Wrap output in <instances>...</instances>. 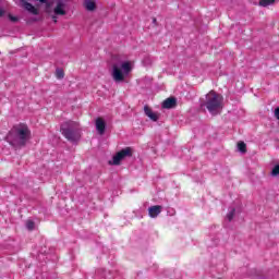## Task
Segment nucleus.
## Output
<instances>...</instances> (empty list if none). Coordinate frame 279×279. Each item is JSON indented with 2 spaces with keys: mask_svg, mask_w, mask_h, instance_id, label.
I'll use <instances>...</instances> for the list:
<instances>
[{
  "mask_svg": "<svg viewBox=\"0 0 279 279\" xmlns=\"http://www.w3.org/2000/svg\"><path fill=\"white\" fill-rule=\"evenodd\" d=\"M32 138V131L27 124H16L9 132L7 140L13 147H25L27 141Z\"/></svg>",
  "mask_w": 279,
  "mask_h": 279,
  "instance_id": "f257e3e1",
  "label": "nucleus"
},
{
  "mask_svg": "<svg viewBox=\"0 0 279 279\" xmlns=\"http://www.w3.org/2000/svg\"><path fill=\"white\" fill-rule=\"evenodd\" d=\"M61 134L70 141V143H77L82 138V128L80 126V122L75 121H65L61 124Z\"/></svg>",
  "mask_w": 279,
  "mask_h": 279,
  "instance_id": "f03ea898",
  "label": "nucleus"
},
{
  "mask_svg": "<svg viewBox=\"0 0 279 279\" xmlns=\"http://www.w3.org/2000/svg\"><path fill=\"white\" fill-rule=\"evenodd\" d=\"M132 69H134V62L132 61H123L120 64L113 63L111 70L112 80L117 83L125 82V77L132 73Z\"/></svg>",
  "mask_w": 279,
  "mask_h": 279,
  "instance_id": "7ed1b4c3",
  "label": "nucleus"
},
{
  "mask_svg": "<svg viewBox=\"0 0 279 279\" xmlns=\"http://www.w3.org/2000/svg\"><path fill=\"white\" fill-rule=\"evenodd\" d=\"M203 106L207 108L210 114H219L223 110V96L211 90L206 95V101Z\"/></svg>",
  "mask_w": 279,
  "mask_h": 279,
  "instance_id": "20e7f679",
  "label": "nucleus"
},
{
  "mask_svg": "<svg viewBox=\"0 0 279 279\" xmlns=\"http://www.w3.org/2000/svg\"><path fill=\"white\" fill-rule=\"evenodd\" d=\"M71 10V0H54L52 9L53 15L51 16L53 23H58V16H66Z\"/></svg>",
  "mask_w": 279,
  "mask_h": 279,
  "instance_id": "39448f33",
  "label": "nucleus"
},
{
  "mask_svg": "<svg viewBox=\"0 0 279 279\" xmlns=\"http://www.w3.org/2000/svg\"><path fill=\"white\" fill-rule=\"evenodd\" d=\"M132 156V148L126 147L116 154L112 159V165H121V160Z\"/></svg>",
  "mask_w": 279,
  "mask_h": 279,
  "instance_id": "423d86ee",
  "label": "nucleus"
},
{
  "mask_svg": "<svg viewBox=\"0 0 279 279\" xmlns=\"http://www.w3.org/2000/svg\"><path fill=\"white\" fill-rule=\"evenodd\" d=\"M96 130L100 136H104L106 134V121L101 118L96 119Z\"/></svg>",
  "mask_w": 279,
  "mask_h": 279,
  "instance_id": "0eeeda50",
  "label": "nucleus"
},
{
  "mask_svg": "<svg viewBox=\"0 0 279 279\" xmlns=\"http://www.w3.org/2000/svg\"><path fill=\"white\" fill-rule=\"evenodd\" d=\"M160 213H162V206L160 205H155L148 208V215L151 219H156Z\"/></svg>",
  "mask_w": 279,
  "mask_h": 279,
  "instance_id": "6e6552de",
  "label": "nucleus"
},
{
  "mask_svg": "<svg viewBox=\"0 0 279 279\" xmlns=\"http://www.w3.org/2000/svg\"><path fill=\"white\" fill-rule=\"evenodd\" d=\"M144 112H145V114H146V117H148V119L150 120V121H158V119L160 118L159 116H158V113H156V112H154L153 110H151V108H149V106H144Z\"/></svg>",
  "mask_w": 279,
  "mask_h": 279,
  "instance_id": "1a4fd4ad",
  "label": "nucleus"
},
{
  "mask_svg": "<svg viewBox=\"0 0 279 279\" xmlns=\"http://www.w3.org/2000/svg\"><path fill=\"white\" fill-rule=\"evenodd\" d=\"M21 5L22 8H24V10H27V12H31V14H38V9L36 7H34L32 3L22 0L21 1Z\"/></svg>",
  "mask_w": 279,
  "mask_h": 279,
  "instance_id": "9d476101",
  "label": "nucleus"
},
{
  "mask_svg": "<svg viewBox=\"0 0 279 279\" xmlns=\"http://www.w3.org/2000/svg\"><path fill=\"white\" fill-rule=\"evenodd\" d=\"M178 104V100L173 97L167 98L163 102H162V108L166 109H171V108H175Z\"/></svg>",
  "mask_w": 279,
  "mask_h": 279,
  "instance_id": "9b49d317",
  "label": "nucleus"
},
{
  "mask_svg": "<svg viewBox=\"0 0 279 279\" xmlns=\"http://www.w3.org/2000/svg\"><path fill=\"white\" fill-rule=\"evenodd\" d=\"M84 7L88 12H93L95 11V8H97V5L95 4V1L93 0H85Z\"/></svg>",
  "mask_w": 279,
  "mask_h": 279,
  "instance_id": "f8f14e48",
  "label": "nucleus"
},
{
  "mask_svg": "<svg viewBox=\"0 0 279 279\" xmlns=\"http://www.w3.org/2000/svg\"><path fill=\"white\" fill-rule=\"evenodd\" d=\"M276 0H259L260 8H268V5H274Z\"/></svg>",
  "mask_w": 279,
  "mask_h": 279,
  "instance_id": "ddd939ff",
  "label": "nucleus"
},
{
  "mask_svg": "<svg viewBox=\"0 0 279 279\" xmlns=\"http://www.w3.org/2000/svg\"><path fill=\"white\" fill-rule=\"evenodd\" d=\"M238 149L239 151H241L242 154H245L246 151V145L243 142L238 143Z\"/></svg>",
  "mask_w": 279,
  "mask_h": 279,
  "instance_id": "4468645a",
  "label": "nucleus"
},
{
  "mask_svg": "<svg viewBox=\"0 0 279 279\" xmlns=\"http://www.w3.org/2000/svg\"><path fill=\"white\" fill-rule=\"evenodd\" d=\"M56 75H57V78H58V80H62V78L64 77V71L61 70V69H58V70L56 71Z\"/></svg>",
  "mask_w": 279,
  "mask_h": 279,
  "instance_id": "2eb2a0df",
  "label": "nucleus"
},
{
  "mask_svg": "<svg viewBox=\"0 0 279 279\" xmlns=\"http://www.w3.org/2000/svg\"><path fill=\"white\" fill-rule=\"evenodd\" d=\"M26 228L27 230H34L35 223L32 220L26 221Z\"/></svg>",
  "mask_w": 279,
  "mask_h": 279,
  "instance_id": "dca6fc26",
  "label": "nucleus"
},
{
  "mask_svg": "<svg viewBox=\"0 0 279 279\" xmlns=\"http://www.w3.org/2000/svg\"><path fill=\"white\" fill-rule=\"evenodd\" d=\"M271 175H274V177L279 175V165H276L272 168Z\"/></svg>",
  "mask_w": 279,
  "mask_h": 279,
  "instance_id": "f3484780",
  "label": "nucleus"
},
{
  "mask_svg": "<svg viewBox=\"0 0 279 279\" xmlns=\"http://www.w3.org/2000/svg\"><path fill=\"white\" fill-rule=\"evenodd\" d=\"M234 213H235V210H234V209H231V213H229V214L227 215L228 221H232V219H234Z\"/></svg>",
  "mask_w": 279,
  "mask_h": 279,
  "instance_id": "a211bd4d",
  "label": "nucleus"
},
{
  "mask_svg": "<svg viewBox=\"0 0 279 279\" xmlns=\"http://www.w3.org/2000/svg\"><path fill=\"white\" fill-rule=\"evenodd\" d=\"M275 117L279 120V107L275 109Z\"/></svg>",
  "mask_w": 279,
  "mask_h": 279,
  "instance_id": "6ab92c4d",
  "label": "nucleus"
},
{
  "mask_svg": "<svg viewBox=\"0 0 279 279\" xmlns=\"http://www.w3.org/2000/svg\"><path fill=\"white\" fill-rule=\"evenodd\" d=\"M9 17H10V21H13V22L19 21V19H17V17H14V16H12V15H9Z\"/></svg>",
  "mask_w": 279,
  "mask_h": 279,
  "instance_id": "aec40b11",
  "label": "nucleus"
},
{
  "mask_svg": "<svg viewBox=\"0 0 279 279\" xmlns=\"http://www.w3.org/2000/svg\"><path fill=\"white\" fill-rule=\"evenodd\" d=\"M5 14V11L3 9H0V16H3Z\"/></svg>",
  "mask_w": 279,
  "mask_h": 279,
  "instance_id": "412c9836",
  "label": "nucleus"
},
{
  "mask_svg": "<svg viewBox=\"0 0 279 279\" xmlns=\"http://www.w3.org/2000/svg\"><path fill=\"white\" fill-rule=\"evenodd\" d=\"M40 3H47V0H38Z\"/></svg>",
  "mask_w": 279,
  "mask_h": 279,
  "instance_id": "4be33fe9",
  "label": "nucleus"
},
{
  "mask_svg": "<svg viewBox=\"0 0 279 279\" xmlns=\"http://www.w3.org/2000/svg\"><path fill=\"white\" fill-rule=\"evenodd\" d=\"M153 23H156V19L153 20Z\"/></svg>",
  "mask_w": 279,
  "mask_h": 279,
  "instance_id": "5701e85b",
  "label": "nucleus"
}]
</instances>
